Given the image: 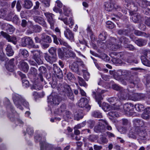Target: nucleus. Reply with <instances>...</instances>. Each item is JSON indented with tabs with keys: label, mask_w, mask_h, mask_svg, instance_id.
Segmentation results:
<instances>
[{
	"label": "nucleus",
	"mask_w": 150,
	"mask_h": 150,
	"mask_svg": "<svg viewBox=\"0 0 150 150\" xmlns=\"http://www.w3.org/2000/svg\"><path fill=\"white\" fill-rule=\"evenodd\" d=\"M6 50V54L8 56H11L13 55L14 52L10 45H8Z\"/></svg>",
	"instance_id": "ea45409f"
},
{
	"label": "nucleus",
	"mask_w": 150,
	"mask_h": 150,
	"mask_svg": "<svg viewBox=\"0 0 150 150\" xmlns=\"http://www.w3.org/2000/svg\"><path fill=\"white\" fill-rule=\"evenodd\" d=\"M14 59H11L6 66L7 69L10 72L13 71L14 69Z\"/></svg>",
	"instance_id": "5701e85b"
},
{
	"label": "nucleus",
	"mask_w": 150,
	"mask_h": 150,
	"mask_svg": "<svg viewBox=\"0 0 150 150\" xmlns=\"http://www.w3.org/2000/svg\"><path fill=\"white\" fill-rule=\"evenodd\" d=\"M127 62L129 63H138V61L136 59H134L132 57H129L127 59Z\"/></svg>",
	"instance_id": "e2e57ef3"
},
{
	"label": "nucleus",
	"mask_w": 150,
	"mask_h": 150,
	"mask_svg": "<svg viewBox=\"0 0 150 150\" xmlns=\"http://www.w3.org/2000/svg\"><path fill=\"white\" fill-rule=\"evenodd\" d=\"M45 58L47 62L51 64L55 62L57 60L56 57L53 56L51 57L47 54H45Z\"/></svg>",
	"instance_id": "bb28decb"
},
{
	"label": "nucleus",
	"mask_w": 150,
	"mask_h": 150,
	"mask_svg": "<svg viewBox=\"0 0 150 150\" xmlns=\"http://www.w3.org/2000/svg\"><path fill=\"white\" fill-rule=\"evenodd\" d=\"M98 138V136L94 134H91L88 137V140L91 142H94Z\"/></svg>",
	"instance_id": "de8ad7c7"
},
{
	"label": "nucleus",
	"mask_w": 150,
	"mask_h": 150,
	"mask_svg": "<svg viewBox=\"0 0 150 150\" xmlns=\"http://www.w3.org/2000/svg\"><path fill=\"white\" fill-rule=\"evenodd\" d=\"M56 50L57 49L56 48L52 47L49 50V52L52 56L56 57Z\"/></svg>",
	"instance_id": "4d7b16f0"
},
{
	"label": "nucleus",
	"mask_w": 150,
	"mask_h": 150,
	"mask_svg": "<svg viewBox=\"0 0 150 150\" xmlns=\"http://www.w3.org/2000/svg\"><path fill=\"white\" fill-rule=\"evenodd\" d=\"M30 27L33 29L34 32L35 33L40 32L42 29L41 27L38 25H32Z\"/></svg>",
	"instance_id": "79ce46f5"
},
{
	"label": "nucleus",
	"mask_w": 150,
	"mask_h": 150,
	"mask_svg": "<svg viewBox=\"0 0 150 150\" xmlns=\"http://www.w3.org/2000/svg\"><path fill=\"white\" fill-rule=\"evenodd\" d=\"M102 109L105 111H108L112 110L113 107L107 103H103L102 105Z\"/></svg>",
	"instance_id": "473e14b6"
},
{
	"label": "nucleus",
	"mask_w": 150,
	"mask_h": 150,
	"mask_svg": "<svg viewBox=\"0 0 150 150\" xmlns=\"http://www.w3.org/2000/svg\"><path fill=\"white\" fill-rule=\"evenodd\" d=\"M41 139V137L39 134H37L35 136V142H37L39 141L40 142V150H44V146L45 147V144L44 143V142H45V143L46 144L47 143H46L45 142H42L40 141Z\"/></svg>",
	"instance_id": "393cba45"
},
{
	"label": "nucleus",
	"mask_w": 150,
	"mask_h": 150,
	"mask_svg": "<svg viewBox=\"0 0 150 150\" xmlns=\"http://www.w3.org/2000/svg\"><path fill=\"white\" fill-rule=\"evenodd\" d=\"M107 37V34L106 32L103 31L99 34L98 36V39L100 40L104 41Z\"/></svg>",
	"instance_id": "c03bdc74"
},
{
	"label": "nucleus",
	"mask_w": 150,
	"mask_h": 150,
	"mask_svg": "<svg viewBox=\"0 0 150 150\" xmlns=\"http://www.w3.org/2000/svg\"><path fill=\"white\" fill-rule=\"evenodd\" d=\"M33 18V20L36 23H38L44 27L47 28L46 23L43 18L40 16H34Z\"/></svg>",
	"instance_id": "4468645a"
},
{
	"label": "nucleus",
	"mask_w": 150,
	"mask_h": 150,
	"mask_svg": "<svg viewBox=\"0 0 150 150\" xmlns=\"http://www.w3.org/2000/svg\"><path fill=\"white\" fill-rule=\"evenodd\" d=\"M61 100L60 97L56 93H52L48 97V102L50 104L54 106L58 105Z\"/></svg>",
	"instance_id": "20e7f679"
},
{
	"label": "nucleus",
	"mask_w": 150,
	"mask_h": 150,
	"mask_svg": "<svg viewBox=\"0 0 150 150\" xmlns=\"http://www.w3.org/2000/svg\"><path fill=\"white\" fill-rule=\"evenodd\" d=\"M66 105L65 104H62L60 108L58 109V112H57V114H59V113H62L66 111Z\"/></svg>",
	"instance_id": "09e8293b"
},
{
	"label": "nucleus",
	"mask_w": 150,
	"mask_h": 150,
	"mask_svg": "<svg viewBox=\"0 0 150 150\" xmlns=\"http://www.w3.org/2000/svg\"><path fill=\"white\" fill-rule=\"evenodd\" d=\"M86 42L84 41H79V43L77 44L81 50L84 49L86 45Z\"/></svg>",
	"instance_id": "603ef678"
},
{
	"label": "nucleus",
	"mask_w": 150,
	"mask_h": 150,
	"mask_svg": "<svg viewBox=\"0 0 150 150\" xmlns=\"http://www.w3.org/2000/svg\"><path fill=\"white\" fill-rule=\"evenodd\" d=\"M82 72L83 73L84 78L86 80H88L89 77V73L86 70H83Z\"/></svg>",
	"instance_id": "338daca9"
},
{
	"label": "nucleus",
	"mask_w": 150,
	"mask_h": 150,
	"mask_svg": "<svg viewBox=\"0 0 150 150\" xmlns=\"http://www.w3.org/2000/svg\"><path fill=\"white\" fill-rule=\"evenodd\" d=\"M132 77H130L129 78V77L127 76L126 77H125V79H126V80L130 83L133 84V86H135V84L134 83V80L133 79Z\"/></svg>",
	"instance_id": "680f3d73"
},
{
	"label": "nucleus",
	"mask_w": 150,
	"mask_h": 150,
	"mask_svg": "<svg viewBox=\"0 0 150 150\" xmlns=\"http://www.w3.org/2000/svg\"><path fill=\"white\" fill-rule=\"evenodd\" d=\"M117 98L115 97H112L109 99L108 101L111 105H114L117 100Z\"/></svg>",
	"instance_id": "0e129e2a"
},
{
	"label": "nucleus",
	"mask_w": 150,
	"mask_h": 150,
	"mask_svg": "<svg viewBox=\"0 0 150 150\" xmlns=\"http://www.w3.org/2000/svg\"><path fill=\"white\" fill-rule=\"evenodd\" d=\"M29 73L33 76H36L37 74V70L34 67H31Z\"/></svg>",
	"instance_id": "5fc2aeb1"
},
{
	"label": "nucleus",
	"mask_w": 150,
	"mask_h": 150,
	"mask_svg": "<svg viewBox=\"0 0 150 150\" xmlns=\"http://www.w3.org/2000/svg\"><path fill=\"white\" fill-rule=\"evenodd\" d=\"M108 115L113 117H117L118 115L117 112L114 111H111L109 112L108 113Z\"/></svg>",
	"instance_id": "69168bd1"
},
{
	"label": "nucleus",
	"mask_w": 150,
	"mask_h": 150,
	"mask_svg": "<svg viewBox=\"0 0 150 150\" xmlns=\"http://www.w3.org/2000/svg\"><path fill=\"white\" fill-rule=\"evenodd\" d=\"M88 100L87 99L85 98H81L79 103V107L85 108L88 111L91 108V106L88 104Z\"/></svg>",
	"instance_id": "f8f14e48"
},
{
	"label": "nucleus",
	"mask_w": 150,
	"mask_h": 150,
	"mask_svg": "<svg viewBox=\"0 0 150 150\" xmlns=\"http://www.w3.org/2000/svg\"><path fill=\"white\" fill-rule=\"evenodd\" d=\"M134 124L136 127L135 129L137 128L140 129V127H142L144 125V122L139 119H135L133 120Z\"/></svg>",
	"instance_id": "a878e982"
},
{
	"label": "nucleus",
	"mask_w": 150,
	"mask_h": 150,
	"mask_svg": "<svg viewBox=\"0 0 150 150\" xmlns=\"http://www.w3.org/2000/svg\"><path fill=\"white\" fill-rule=\"evenodd\" d=\"M7 32L9 34H12L14 31V28L12 25L9 24L7 25Z\"/></svg>",
	"instance_id": "3c124183"
},
{
	"label": "nucleus",
	"mask_w": 150,
	"mask_h": 150,
	"mask_svg": "<svg viewBox=\"0 0 150 150\" xmlns=\"http://www.w3.org/2000/svg\"><path fill=\"white\" fill-rule=\"evenodd\" d=\"M121 98L123 100H130L131 97L132 92L129 91L128 89H124L123 88L121 89L120 92Z\"/></svg>",
	"instance_id": "1a4fd4ad"
},
{
	"label": "nucleus",
	"mask_w": 150,
	"mask_h": 150,
	"mask_svg": "<svg viewBox=\"0 0 150 150\" xmlns=\"http://www.w3.org/2000/svg\"><path fill=\"white\" fill-rule=\"evenodd\" d=\"M4 104L6 106V108L7 110H10L11 112H10L8 115V117L11 120L13 121L16 120V116L17 114L16 112L14 110L13 106L11 105L9 100L6 98Z\"/></svg>",
	"instance_id": "7ed1b4c3"
},
{
	"label": "nucleus",
	"mask_w": 150,
	"mask_h": 150,
	"mask_svg": "<svg viewBox=\"0 0 150 150\" xmlns=\"http://www.w3.org/2000/svg\"><path fill=\"white\" fill-rule=\"evenodd\" d=\"M129 13L132 16V19L134 23H138L141 20L142 17L139 13L130 11Z\"/></svg>",
	"instance_id": "412c9836"
},
{
	"label": "nucleus",
	"mask_w": 150,
	"mask_h": 150,
	"mask_svg": "<svg viewBox=\"0 0 150 150\" xmlns=\"http://www.w3.org/2000/svg\"><path fill=\"white\" fill-rule=\"evenodd\" d=\"M119 42L120 44H121V43H123L124 44V46L125 45H127V44L129 42V40L128 39L125 37H122L119 39Z\"/></svg>",
	"instance_id": "a18cd8bd"
},
{
	"label": "nucleus",
	"mask_w": 150,
	"mask_h": 150,
	"mask_svg": "<svg viewBox=\"0 0 150 150\" xmlns=\"http://www.w3.org/2000/svg\"><path fill=\"white\" fill-rule=\"evenodd\" d=\"M106 26L107 28L109 29H112L114 27L115 25L111 21H108L106 22Z\"/></svg>",
	"instance_id": "052dcab7"
},
{
	"label": "nucleus",
	"mask_w": 150,
	"mask_h": 150,
	"mask_svg": "<svg viewBox=\"0 0 150 150\" xmlns=\"http://www.w3.org/2000/svg\"><path fill=\"white\" fill-rule=\"evenodd\" d=\"M64 34L65 37L70 40H73L74 39V35L72 32L69 28H66L64 31Z\"/></svg>",
	"instance_id": "4be33fe9"
},
{
	"label": "nucleus",
	"mask_w": 150,
	"mask_h": 150,
	"mask_svg": "<svg viewBox=\"0 0 150 150\" xmlns=\"http://www.w3.org/2000/svg\"><path fill=\"white\" fill-rule=\"evenodd\" d=\"M142 63L145 65L150 67V61L148 59L144 56H142L141 57Z\"/></svg>",
	"instance_id": "72a5a7b5"
},
{
	"label": "nucleus",
	"mask_w": 150,
	"mask_h": 150,
	"mask_svg": "<svg viewBox=\"0 0 150 150\" xmlns=\"http://www.w3.org/2000/svg\"><path fill=\"white\" fill-rule=\"evenodd\" d=\"M23 7L26 9H30L33 5L32 1L30 0H23Z\"/></svg>",
	"instance_id": "7c9ffc66"
},
{
	"label": "nucleus",
	"mask_w": 150,
	"mask_h": 150,
	"mask_svg": "<svg viewBox=\"0 0 150 150\" xmlns=\"http://www.w3.org/2000/svg\"><path fill=\"white\" fill-rule=\"evenodd\" d=\"M145 98V95L142 93H133L132 92L131 97L130 100L134 101H137L144 99Z\"/></svg>",
	"instance_id": "dca6fc26"
},
{
	"label": "nucleus",
	"mask_w": 150,
	"mask_h": 150,
	"mask_svg": "<svg viewBox=\"0 0 150 150\" xmlns=\"http://www.w3.org/2000/svg\"><path fill=\"white\" fill-rule=\"evenodd\" d=\"M19 67L20 69L25 72H27L29 69L28 64L24 61L20 62Z\"/></svg>",
	"instance_id": "6ab92c4d"
},
{
	"label": "nucleus",
	"mask_w": 150,
	"mask_h": 150,
	"mask_svg": "<svg viewBox=\"0 0 150 150\" xmlns=\"http://www.w3.org/2000/svg\"><path fill=\"white\" fill-rule=\"evenodd\" d=\"M69 67L73 72L78 74L79 73V65L76 63L74 62L71 64H70Z\"/></svg>",
	"instance_id": "b1692460"
},
{
	"label": "nucleus",
	"mask_w": 150,
	"mask_h": 150,
	"mask_svg": "<svg viewBox=\"0 0 150 150\" xmlns=\"http://www.w3.org/2000/svg\"><path fill=\"white\" fill-rule=\"evenodd\" d=\"M70 87L67 84L59 83L58 85L57 90L60 94L65 96L66 93Z\"/></svg>",
	"instance_id": "9b49d317"
},
{
	"label": "nucleus",
	"mask_w": 150,
	"mask_h": 150,
	"mask_svg": "<svg viewBox=\"0 0 150 150\" xmlns=\"http://www.w3.org/2000/svg\"><path fill=\"white\" fill-rule=\"evenodd\" d=\"M135 132L140 139L144 140L146 139L147 134L144 131L141 130L140 129L137 128L135 129Z\"/></svg>",
	"instance_id": "f3484780"
},
{
	"label": "nucleus",
	"mask_w": 150,
	"mask_h": 150,
	"mask_svg": "<svg viewBox=\"0 0 150 150\" xmlns=\"http://www.w3.org/2000/svg\"><path fill=\"white\" fill-rule=\"evenodd\" d=\"M78 78L79 79V85L81 86L86 87L87 85L83 79L80 77H78Z\"/></svg>",
	"instance_id": "864d4df0"
},
{
	"label": "nucleus",
	"mask_w": 150,
	"mask_h": 150,
	"mask_svg": "<svg viewBox=\"0 0 150 150\" xmlns=\"http://www.w3.org/2000/svg\"><path fill=\"white\" fill-rule=\"evenodd\" d=\"M13 99L16 106L21 110L23 109L21 106L22 105L25 107H28V103L21 96L18 94H14L13 96Z\"/></svg>",
	"instance_id": "f257e3e1"
},
{
	"label": "nucleus",
	"mask_w": 150,
	"mask_h": 150,
	"mask_svg": "<svg viewBox=\"0 0 150 150\" xmlns=\"http://www.w3.org/2000/svg\"><path fill=\"white\" fill-rule=\"evenodd\" d=\"M84 114L81 110H80L76 112L74 115V118L75 120L78 121L81 119H82L84 116Z\"/></svg>",
	"instance_id": "cd10ccee"
},
{
	"label": "nucleus",
	"mask_w": 150,
	"mask_h": 150,
	"mask_svg": "<svg viewBox=\"0 0 150 150\" xmlns=\"http://www.w3.org/2000/svg\"><path fill=\"white\" fill-rule=\"evenodd\" d=\"M44 15L47 18L48 22L50 25L51 29L52 30H54V26L56 22L55 19H54V15L49 12L44 13Z\"/></svg>",
	"instance_id": "9d476101"
},
{
	"label": "nucleus",
	"mask_w": 150,
	"mask_h": 150,
	"mask_svg": "<svg viewBox=\"0 0 150 150\" xmlns=\"http://www.w3.org/2000/svg\"><path fill=\"white\" fill-rule=\"evenodd\" d=\"M65 56L68 58H71L76 59L77 58L75 53L72 51H68L66 52Z\"/></svg>",
	"instance_id": "2f4dec72"
},
{
	"label": "nucleus",
	"mask_w": 150,
	"mask_h": 150,
	"mask_svg": "<svg viewBox=\"0 0 150 150\" xmlns=\"http://www.w3.org/2000/svg\"><path fill=\"white\" fill-rule=\"evenodd\" d=\"M63 9L64 11V14L66 16H68L69 14L70 13V11L64 5V6Z\"/></svg>",
	"instance_id": "774afa93"
},
{
	"label": "nucleus",
	"mask_w": 150,
	"mask_h": 150,
	"mask_svg": "<svg viewBox=\"0 0 150 150\" xmlns=\"http://www.w3.org/2000/svg\"><path fill=\"white\" fill-rule=\"evenodd\" d=\"M105 91L101 90L100 89L98 88V91L96 92L95 91L93 92V96L95 98L96 101L97 102L99 106L101 107L102 103V100H103V96H102V94L104 93Z\"/></svg>",
	"instance_id": "0eeeda50"
},
{
	"label": "nucleus",
	"mask_w": 150,
	"mask_h": 150,
	"mask_svg": "<svg viewBox=\"0 0 150 150\" xmlns=\"http://www.w3.org/2000/svg\"><path fill=\"white\" fill-rule=\"evenodd\" d=\"M21 45L22 47H25L27 45H30L34 48H38L39 46L37 45H35L30 37H25L22 39Z\"/></svg>",
	"instance_id": "423d86ee"
},
{
	"label": "nucleus",
	"mask_w": 150,
	"mask_h": 150,
	"mask_svg": "<svg viewBox=\"0 0 150 150\" xmlns=\"http://www.w3.org/2000/svg\"><path fill=\"white\" fill-rule=\"evenodd\" d=\"M129 72L127 71L126 70H118L116 73V74H117V76H119L122 77V76H126L129 74Z\"/></svg>",
	"instance_id": "f704fd0d"
},
{
	"label": "nucleus",
	"mask_w": 150,
	"mask_h": 150,
	"mask_svg": "<svg viewBox=\"0 0 150 150\" xmlns=\"http://www.w3.org/2000/svg\"><path fill=\"white\" fill-rule=\"evenodd\" d=\"M19 54L25 58H26L29 56L28 52L26 49L20 50Z\"/></svg>",
	"instance_id": "37998d69"
},
{
	"label": "nucleus",
	"mask_w": 150,
	"mask_h": 150,
	"mask_svg": "<svg viewBox=\"0 0 150 150\" xmlns=\"http://www.w3.org/2000/svg\"><path fill=\"white\" fill-rule=\"evenodd\" d=\"M87 123L88 127L92 129L94 126L95 122L94 120H90L88 121Z\"/></svg>",
	"instance_id": "13d9d810"
},
{
	"label": "nucleus",
	"mask_w": 150,
	"mask_h": 150,
	"mask_svg": "<svg viewBox=\"0 0 150 150\" xmlns=\"http://www.w3.org/2000/svg\"><path fill=\"white\" fill-rule=\"evenodd\" d=\"M135 43L139 46H142L145 45L146 44V41L141 39H139L135 41Z\"/></svg>",
	"instance_id": "e433bc0d"
},
{
	"label": "nucleus",
	"mask_w": 150,
	"mask_h": 150,
	"mask_svg": "<svg viewBox=\"0 0 150 150\" xmlns=\"http://www.w3.org/2000/svg\"><path fill=\"white\" fill-rule=\"evenodd\" d=\"M134 105L130 103H127L125 104L121 107L122 111L125 114L131 113L133 112L134 109Z\"/></svg>",
	"instance_id": "6e6552de"
},
{
	"label": "nucleus",
	"mask_w": 150,
	"mask_h": 150,
	"mask_svg": "<svg viewBox=\"0 0 150 150\" xmlns=\"http://www.w3.org/2000/svg\"><path fill=\"white\" fill-rule=\"evenodd\" d=\"M91 115L92 116L95 117L100 118L102 117L101 113L99 112L96 111L93 112Z\"/></svg>",
	"instance_id": "8fccbe9b"
},
{
	"label": "nucleus",
	"mask_w": 150,
	"mask_h": 150,
	"mask_svg": "<svg viewBox=\"0 0 150 150\" xmlns=\"http://www.w3.org/2000/svg\"><path fill=\"white\" fill-rule=\"evenodd\" d=\"M7 10L5 9H0V18H3L6 15Z\"/></svg>",
	"instance_id": "6e6d98bb"
},
{
	"label": "nucleus",
	"mask_w": 150,
	"mask_h": 150,
	"mask_svg": "<svg viewBox=\"0 0 150 150\" xmlns=\"http://www.w3.org/2000/svg\"><path fill=\"white\" fill-rule=\"evenodd\" d=\"M108 142V139L105 137L102 136L98 140L97 142L99 144H106Z\"/></svg>",
	"instance_id": "4c0bfd02"
},
{
	"label": "nucleus",
	"mask_w": 150,
	"mask_h": 150,
	"mask_svg": "<svg viewBox=\"0 0 150 150\" xmlns=\"http://www.w3.org/2000/svg\"><path fill=\"white\" fill-rule=\"evenodd\" d=\"M68 98L72 100L73 101L74 100V96L72 91L70 87L66 93Z\"/></svg>",
	"instance_id": "a19ab883"
},
{
	"label": "nucleus",
	"mask_w": 150,
	"mask_h": 150,
	"mask_svg": "<svg viewBox=\"0 0 150 150\" xmlns=\"http://www.w3.org/2000/svg\"><path fill=\"white\" fill-rule=\"evenodd\" d=\"M58 40L59 42L60 45L64 46L68 48L70 47V46L68 45V43L63 40L61 39L60 38H58Z\"/></svg>",
	"instance_id": "bf43d9fd"
},
{
	"label": "nucleus",
	"mask_w": 150,
	"mask_h": 150,
	"mask_svg": "<svg viewBox=\"0 0 150 150\" xmlns=\"http://www.w3.org/2000/svg\"><path fill=\"white\" fill-rule=\"evenodd\" d=\"M53 70L54 74L58 78H61L63 76L62 71L60 68L57 66L56 64H53Z\"/></svg>",
	"instance_id": "aec40b11"
},
{
	"label": "nucleus",
	"mask_w": 150,
	"mask_h": 150,
	"mask_svg": "<svg viewBox=\"0 0 150 150\" xmlns=\"http://www.w3.org/2000/svg\"><path fill=\"white\" fill-rule=\"evenodd\" d=\"M41 39L43 42L47 43H50L52 42L51 37L45 34H42Z\"/></svg>",
	"instance_id": "c85d7f7f"
},
{
	"label": "nucleus",
	"mask_w": 150,
	"mask_h": 150,
	"mask_svg": "<svg viewBox=\"0 0 150 150\" xmlns=\"http://www.w3.org/2000/svg\"><path fill=\"white\" fill-rule=\"evenodd\" d=\"M1 34L4 37L6 38L8 42H12L15 45L17 43V40L16 37H11L8 34L3 31L1 32Z\"/></svg>",
	"instance_id": "a211bd4d"
},
{
	"label": "nucleus",
	"mask_w": 150,
	"mask_h": 150,
	"mask_svg": "<svg viewBox=\"0 0 150 150\" xmlns=\"http://www.w3.org/2000/svg\"><path fill=\"white\" fill-rule=\"evenodd\" d=\"M117 41L115 38L110 37L106 41L105 44L110 50L115 51L121 47L119 42L118 44H117Z\"/></svg>",
	"instance_id": "f03ea898"
},
{
	"label": "nucleus",
	"mask_w": 150,
	"mask_h": 150,
	"mask_svg": "<svg viewBox=\"0 0 150 150\" xmlns=\"http://www.w3.org/2000/svg\"><path fill=\"white\" fill-rule=\"evenodd\" d=\"M38 70L39 72V73L38 74V79H39L42 82L44 81L45 84L47 83L44 80L43 77V74H44L46 73L47 72V69L46 68L43 66L40 67L38 69Z\"/></svg>",
	"instance_id": "2eb2a0df"
},
{
	"label": "nucleus",
	"mask_w": 150,
	"mask_h": 150,
	"mask_svg": "<svg viewBox=\"0 0 150 150\" xmlns=\"http://www.w3.org/2000/svg\"><path fill=\"white\" fill-rule=\"evenodd\" d=\"M103 120L100 119L99 122V124L95 126L94 128V131L97 133L104 132L106 130L105 127V124L103 123L102 120Z\"/></svg>",
	"instance_id": "ddd939ff"
},
{
	"label": "nucleus",
	"mask_w": 150,
	"mask_h": 150,
	"mask_svg": "<svg viewBox=\"0 0 150 150\" xmlns=\"http://www.w3.org/2000/svg\"><path fill=\"white\" fill-rule=\"evenodd\" d=\"M135 108L137 111L141 112L144 110V107L143 105L138 103L135 105Z\"/></svg>",
	"instance_id": "49530a36"
},
{
	"label": "nucleus",
	"mask_w": 150,
	"mask_h": 150,
	"mask_svg": "<svg viewBox=\"0 0 150 150\" xmlns=\"http://www.w3.org/2000/svg\"><path fill=\"white\" fill-rule=\"evenodd\" d=\"M30 53L33 59H34L38 65L43 63V61L41 58L42 52L40 51L32 50L30 51Z\"/></svg>",
	"instance_id": "39448f33"
},
{
	"label": "nucleus",
	"mask_w": 150,
	"mask_h": 150,
	"mask_svg": "<svg viewBox=\"0 0 150 150\" xmlns=\"http://www.w3.org/2000/svg\"><path fill=\"white\" fill-rule=\"evenodd\" d=\"M130 31L128 29H120L118 30L117 33L120 35H127Z\"/></svg>",
	"instance_id": "c9c22d12"
},
{
	"label": "nucleus",
	"mask_w": 150,
	"mask_h": 150,
	"mask_svg": "<svg viewBox=\"0 0 150 150\" xmlns=\"http://www.w3.org/2000/svg\"><path fill=\"white\" fill-rule=\"evenodd\" d=\"M104 6H105V10L108 11H111L114 7H115V6L113 4L108 2L105 3Z\"/></svg>",
	"instance_id": "c756f323"
},
{
	"label": "nucleus",
	"mask_w": 150,
	"mask_h": 150,
	"mask_svg": "<svg viewBox=\"0 0 150 150\" xmlns=\"http://www.w3.org/2000/svg\"><path fill=\"white\" fill-rule=\"evenodd\" d=\"M134 33L135 34L137 35L144 36L146 38L149 37V34H146L144 32L138 30H135L134 32Z\"/></svg>",
	"instance_id": "58836bf2"
}]
</instances>
